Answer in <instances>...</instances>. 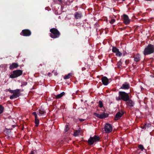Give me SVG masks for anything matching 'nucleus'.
<instances>
[{
	"instance_id": "1",
	"label": "nucleus",
	"mask_w": 154,
	"mask_h": 154,
	"mask_svg": "<svg viewBox=\"0 0 154 154\" xmlns=\"http://www.w3.org/2000/svg\"><path fill=\"white\" fill-rule=\"evenodd\" d=\"M119 97H116L117 100H122L124 101H126L129 100L130 98L128 94L124 91H119Z\"/></svg>"
},
{
	"instance_id": "2",
	"label": "nucleus",
	"mask_w": 154,
	"mask_h": 154,
	"mask_svg": "<svg viewBox=\"0 0 154 154\" xmlns=\"http://www.w3.org/2000/svg\"><path fill=\"white\" fill-rule=\"evenodd\" d=\"M51 33L50 34V36L53 38H59L60 33L57 29L56 28H52L50 30Z\"/></svg>"
},
{
	"instance_id": "3",
	"label": "nucleus",
	"mask_w": 154,
	"mask_h": 154,
	"mask_svg": "<svg viewBox=\"0 0 154 154\" xmlns=\"http://www.w3.org/2000/svg\"><path fill=\"white\" fill-rule=\"evenodd\" d=\"M154 52V46L152 44H149L144 49L143 54L144 55L151 54Z\"/></svg>"
},
{
	"instance_id": "4",
	"label": "nucleus",
	"mask_w": 154,
	"mask_h": 154,
	"mask_svg": "<svg viewBox=\"0 0 154 154\" xmlns=\"http://www.w3.org/2000/svg\"><path fill=\"white\" fill-rule=\"evenodd\" d=\"M23 73V71L21 70H16L14 71L10 75V77L11 78H14L21 75Z\"/></svg>"
},
{
	"instance_id": "5",
	"label": "nucleus",
	"mask_w": 154,
	"mask_h": 154,
	"mask_svg": "<svg viewBox=\"0 0 154 154\" xmlns=\"http://www.w3.org/2000/svg\"><path fill=\"white\" fill-rule=\"evenodd\" d=\"M100 139L99 137L97 135H94L93 137H90L88 140V143L89 145H92L94 142L98 141Z\"/></svg>"
},
{
	"instance_id": "6",
	"label": "nucleus",
	"mask_w": 154,
	"mask_h": 154,
	"mask_svg": "<svg viewBox=\"0 0 154 154\" xmlns=\"http://www.w3.org/2000/svg\"><path fill=\"white\" fill-rule=\"evenodd\" d=\"M20 89H17L14 90V91L13 95L11 96L10 97V99L12 100L14 98H16L19 97L20 95Z\"/></svg>"
},
{
	"instance_id": "7",
	"label": "nucleus",
	"mask_w": 154,
	"mask_h": 154,
	"mask_svg": "<svg viewBox=\"0 0 154 154\" xmlns=\"http://www.w3.org/2000/svg\"><path fill=\"white\" fill-rule=\"evenodd\" d=\"M93 114L98 118L100 119H103L106 118L108 117L109 116L108 114L105 113L104 112H102L100 114H99L96 112H94Z\"/></svg>"
},
{
	"instance_id": "8",
	"label": "nucleus",
	"mask_w": 154,
	"mask_h": 154,
	"mask_svg": "<svg viewBox=\"0 0 154 154\" xmlns=\"http://www.w3.org/2000/svg\"><path fill=\"white\" fill-rule=\"evenodd\" d=\"M104 131L106 133H110L112 130V127L111 124L106 123L104 127Z\"/></svg>"
},
{
	"instance_id": "9",
	"label": "nucleus",
	"mask_w": 154,
	"mask_h": 154,
	"mask_svg": "<svg viewBox=\"0 0 154 154\" xmlns=\"http://www.w3.org/2000/svg\"><path fill=\"white\" fill-rule=\"evenodd\" d=\"M31 31L28 29H24L20 33V35L24 36H29L31 35Z\"/></svg>"
},
{
	"instance_id": "10",
	"label": "nucleus",
	"mask_w": 154,
	"mask_h": 154,
	"mask_svg": "<svg viewBox=\"0 0 154 154\" xmlns=\"http://www.w3.org/2000/svg\"><path fill=\"white\" fill-rule=\"evenodd\" d=\"M124 114V112L122 110H121L117 113L116 114L114 120L117 121Z\"/></svg>"
},
{
	"instance_id": "11",
	"label": "nucleus",
	"mask_w": 154,
	"mask_h": 154,
	"mask_svg": "<svg viewBox=\"0 0 154 154\" xmlns=\"http://www.w3.org/2000/svg\"><path fill=\"white\" fill-rule=\"evenodd\" d=\"M54 4H58L61 5V8L63 9L65 5L64 2L65 0H53Z\"/></svg>"
},
{
	"instance_id": "12",
	"label": "nucleus",
	"mask_w": 154,
	"mask_h": 154,
	"mask_svg": "<svg viewBox=\"0 0 154 154\" xmlns=\"http://www.w3.org/2000/svg\"><path fill=\"white\" fill-rule=\"evenodd\" d=\"M122 18L125 24L127 25L129 23L130 20L127 15L125 14H124Z\"/></svg>"
},
{
	"instance_id": "13",
	"label": "nucleus",
	"mask_w": 154,
	"mask_h": 154,
	"mask_svg": "<svg viewBox=\"0 0 154 154\" xmlns=\"http://www.w3.org/2000/svg\"><path fill=\"white\" fill-rule=\"evenodd\" d=\"M130 87L129 84L127 82H125L122 85L120 88L122 89L127 90L129 89Z\"/></svg>"
},
{
	"instance_id": "14",
	"label": "nucleus",
	"mask_w": 154,
	"mask_h": 154,
	"mask_svg": "<svg viewBox=\"0 0 154 154\" xmlns=\"http://www.w3.org/2000/svg\"><path fill=\"white\" fill-rule=\"evenodd\" d=\"M103 84L105 85H107L109 83V79L106 76H103L101 78Z\"/></svg>"
},
{
	"instance_id": "15",
	"label": "nucleus",
	"mask_w": 154,
	"mask_h": 154,
	"mask_svg": "<svg viewBox=\"0 0 154 154\" xmlns=\"http://www.w3.org/2000/svg\"><path fill=\"white\" fill-rule=\"evenodd\" d=\"M126 102V105L128 106L131 107L134 106V103L131 99H130V98L129 99V100Z\"/></svg>"
},
{
	"instance_id": "16",
	"label": "nucleus",
	"mask_w": 154,
	"mask_h": 154,
	"mask_svg": "<svg viewBox=\"0 0 154 154\" xmlns=\"http://www.w3.org/2000/svg\"><path fill=\"white\" fill-rule=\"evenodd\" d=\"M19 66V65L17 63H14L10 65L9 68L10 69L13 70L17 68Z\"/></svg>"
},
{
	"instance_id": "17",
	"label": "nucleus",
	"mask_w": 154,
	"mask_h": 154,
	"mask_svg": "<svg viewBox=\"0 0 154 154\" xmlns=\"http://www.w3.org/2000/svg\"><path fill=\"white\" fill-rule=\"evenodd\" d=\"M133 57L134 58V60L135 62H138L140 60V56L138 54H134Z\"/></svg>"
},
{
	"instance_id": "18",
	"label": "nucleus",
	"mask_w": 154,
	"mask_h": 154,
	"mask_svg": "<svg viewBox=\"0 0 154 154\" xmlns=\"http://www.w3.org/2000/svg\"><path fill=\"white\" fill-rule=\"evenodd\" d=\"M151 126V124L150 123H145L143 126H141V128L143 129H146L150 127Z\"/></svg>"
},
{
	"instance_id": "19",
	"label": "nucleus",
	"mask_w": 154,
	"mask_h": 154,
	"mask_svg": "<svg viewBox=\"0 0 154 154\" xmlns=\"http://www.w3.org/2000/svg\"><path fill=\"white\" fill-rule=\"evenodd\" d=\"M74 16L76 19L81 18L82 17V14L80 12H76L75 13Z\"/></svg>"
},
{
	"instance_id": "20",
	"label": "nucleus",
	"mask_w": 154,
	"mask_h": 154,
	"mask_svg": "<svg viewBox=\"0 0 154 154\" xmlns=\"http://www.w3.org/2000/svg\"><path fill=\"white\" fill-rule=\"evenodd\" d=\"M81 128H79L78 130H75L73 134L74 136L76 137L78 136L81 132Z\"/></svg>"
},
{
	"instance_id": "21",
	"label": "nucleus",
	"mask_w": 154,
	"mask_h": 154,
	"mask_svg": "<svg viewBox=\"0 0 154 154\" xmlns=\"http://www.w3.org/2000/svg\"><path fill=\"white\" fill-rule=\"evenodd\" d=\"M65 93L64 92H63L61 93L56 95H55L56 98L57 99H59L65 95Z\"/></svg>"
},
{
	"instance_id": "22",
	"label": "nucleus",
	"mask_w": 154,
	"mask_h": 154,
	"mask_svg": "<svg viewBox=\"0 0 154 154\" xmlns=\"http://www.w3.org/2000/svg\"><path fill=\"white\" fill-rule=\"evenodd\" d=\"M0 70L2 72H5L7 70L6 66L5 65H2L0 66Z\"/></svg>"
},
{
	"instance_id": "23",
	"label": "nucleus",
	"mask_w": 154,
	"mask_h": 154,
	"mask_svg": "<svg viewBox=\"0 0 154 154\" xmlns=\"http://www.w3.org/2000/svg\"><path fill=\"white\" fill-rule=\"evenodd\" d=\"M74 0H65L64 2L65 5H69Z\"/></svg>"
},
{
	"instance_id": "24",
	"label": "nucleus",
	"mask_w": 154,
	"mask_h": 154,
	"mask_svg": "<svg viewBox=\"0 0 154 154\" xmlns=\"http://www.w3.org/2000/svg\"><path fill=\"white\" fill-rule=\"evenodd\" d=\"M72 76V74L69 73L67 75H66L64 77V79H68L70 78Z\"/></svg>"
},
{
	"instance_id": "25",
	"label": "nucleus",
	"mask_w": 154,
	"mask_h": 154,
	"mask_svg": "<svg viewBox=\"0 0 154 154\" xmlns=\"http://www.w3.org/2000/svg\"><path fill=\"white\" fill-rule=\"evenodd\" d=\"M119 49H117L116 47H113L112 49V51L113 52L116 53V52H118Z\"/></svg>"
},
{
	"instance_id": "26",
	"label": "nucleus",
	"mask_w": 154,
	"mask_h": 154,
	"mask_svg": "<svg viewBox=\"0 0 154 154\" xmlns=\"http://www.w3.org/2000/svg\"><path fill=\"white\" fill-rule=\"evenodd\" d=\"M4 110V107L2 105H0V115L3 112Z\"/></svg>"
},
{
	"instance_id": "27",
	"label": "nucleus",
	"mask_w": 154,
	"mask_h": 154,
	"mask_svg": "<svg viewBox=\"0 0 154 154\" xmlns=\"http://www.w3.org/2000/svg\"><path fill=\"white\" fill-rule=\"evenodd\" d=\"M38 111L39 114L43 115L46 113V112L44 109H39Z\"/></svg>"
},
{
	"instance_id": "28",
	"label": "nucleus",
	"mask_w": 154,
	"mask_h": 154,
	"mask_svg": "<svg viewBox=\"0 0 154 154\" xmlns=\"http://www.w3.org/2000/svg\"><path fill=\"white\" fill-rule=\"evenodd\" d=\"M39 119H35V126L36 127H38V126L39 124Z\"/></svg>"
},
{
	"instance_id": "29",
	"label": "nucleus",
	"mask_w": 154,
	"mask_h": 154,
	"mask_svg": "<svg viewBox=\"0 0 154 154\" xmlns=\"http://www.w3.org/2000/svg\"><path fill=\"white\" fill-rule=\"evenodd\" d=\"M69 129V125H66L65 128V132H67Z\"/></svg>"
},
{
	"instance_id": "30",
	"label": "nucleus",
	"mask_w": 154,
	"mask_h": 154,
	"mask_svg": "<svg viewBox=\"0 0 154 154\" xmlns=\"http://www.w3.org/2000/svg\"><path fill=\"white\" fill-rule=\"evenodd\" d=\"M116 54V55L118 57H120L122 55V53L120 52L119 51H118V52H116V53H115Z\"/></svg>"
},
{
	"instance_id": "31",
	"label": "nucleus",
	"mask_w": 154,
	"mask_h": 154,
	"mask_svg": "<svg viewBox=\"0 0 154 154\" xmlns=\"http://www.w3.org/2000/svg\"><path fill=\"white\" fill-rule=\"evenodd\" d=\"M116 54V55L118 57H120L122 55V53L120 52L119 51H118V52H116V53H115Z\"/></svg>"
},
{
	"instance_id": "32",
	"label": "nucleus",
	"mask_w": 154,
	"mask_h": 154,
	"mask_svg": "<svg viewBox=\"0 0 154 154\" xmlns=\"http://www.w3.org/2000/svg\"><path fill=\"white\" fill-rule=\"evenodd\" d=\"M138 147L142 151H143L144 149V148L143 145L141 144L139 145L138 146Z\"/></svg>"
},
{
	"instance_id": "33",
	"label": "nucleus",
	"mask_w": 154,
	"mask_h": 154,
	"mask_svg": "<svg viewBox=\"0 0 154 154\" xmlns=\"http://www.w3.org/2000/svg\"><path fill=\"white\" fill-rule=\"evenodd\" d=\"M99 104L98 106L100 108H101L103 106V103L102 101H99Z\"/></svg>"
},
{
	"instance_id": "34",
	"label": "nucleus",
	"mask_w": 154,
	"mask_h": 154,
	"mask_svg": "<svg viewBox=\"0 0 154 154\" xmlns=\"http://www.w3.org/2000/svg\"><path fill=\"white\" fill-rule=\"evenodd\" d=\"M116 21V20L115 19H112L109 22L111 24H113Z\"/></svg>"
},
{
	"instance_id": "35",
	"label": "nucleus",
	"mask_w": 154,
	"mask_h": 154,
	"mask_svg": "<svg viewBox=\"0 0 154 154\" xmlns=\"http://www.w3.org/2000/svg\"><path fill=\"white\" fill-rule=\"evenodd\" d=\"M8 91H9L10 93H12V94H13L14 93V90H11L10 89H8Z\"/></svg>"
},
{
	"instance_id": "36",
	"label": "nucleus",
	"mask_w": 154,
	"mask_h": 154,
	"mask_svg": "<svg viewBox=\"0 0 154 154\" xmlns=\"http://www.w3.org/2000/svg\"><path fill=\"white\" fill-rule=\"evenodd\" d=\"M8 91H9L10 93H12V94H13L14 93V90H11L10 89H8Z\"/></svg>"
},
{
	"instance_id": "37",
	"label": "nucleus",
	"mask_w": 154,
	"mask_h": 154,
	"mask_svg": "<svg viewBox=\"0 0 154 154\" xmlns=\"http://www.w3.org/2000/svg\"><path fill=\"white\" fill-rule=\"evenodd\" d=\"M32 114L33 115H34V116H36L37 115L36 112H32Z\"/></svg>"
},
{
	"instance_id": "38",
	"label": "nucleus",
	"mask_w": 154,
	"mask_h": 154,
	"mask_svg": "<svg viewBox=\"0 0 154 154\" xmlns=\"http://www.w3.org/2000/svg\"><path fill=\"white\" fill-rule=\"evenodd\" d=\"M79 120L80 122H83L84 121H85V119H79Z\"/></svg>"
},
{
	"instance_id": "39",
	"label": "nucleus",
	"mask_w": 154,
	"mask_h": 154,
	"mask_svg": "<svg viewBox=\"0 0 154 154\" xmlns=\"http://www.w3.org/2000/svg\"><path fill=\"white\" fill-rule=\"evenodd\" d=\"M43 65H45V63H43L42 64V63L40 64H39V66H42Z\"/></svg>"
},
{
	"instance_id": "40",
	"label": "nucleus",
	"mask_w": 154,
	"mask_h": 154,
	"mask_svg": "<svg viewBox=\"0 0 154 154\" xmlns=\"http://www.w3.org/2000/svg\"><path fill=\"white\" fill-rule=\"evenodd\" d=\"M29 154H34V152L33 151H31Z\"/></svg>"
},
{
	"instance_id": "41",
	"label": "nucleus",
	"mask_w": 154,
	"mask_h": 154,
	"mask_svg": "<svg viewBox=\"0 0 154 154\" xmlns=\"http://www.w3.org/2000/svg\"><path fill=\"white\" fill-rule=\"evenodd\" d=\"M35 119H38V116H37L36 115V116H35Z\"/></svg>"
},
{
	"instance_id": "42",
	"label": "nucleus",
	"mask_w": 154,
	"mask_h": 154,
	"mask_svg": "<svg viewBox=\"0 0 154 154\" xmlns=\"http://www.w3.org/2000/svg\"><path fill=\"white\" fill-rule=\"evenodd\" d=\"M51 75V73L50 72H48V76H50Z\"/></svg>"
},
{
	"instance_id": "43",
	"label": "nucleus",
	"mask_w": 154,
	"mask_h": 154,
	"mask_svg": "<svg viewBox=\"0 0 154 154\" xmlns=\"http://www.w3.org/2000/svg\"><path fill=\"white\" fill-rule=\"evenodd\" d=\"M122 1H125V0H122Z\"/></svg>"
}]
</instances>
